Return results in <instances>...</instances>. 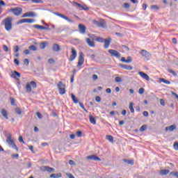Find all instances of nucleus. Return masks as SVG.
<instances>
[{"mask_svg": "<svg viewBox=\"0 0 178 178\" xmlns=\"http://www.w3.org/2000/svg\"><path fill=\"white\" fill-rule=\"evenodd\" d=\"M42 172H48L49 173H54L55 172V168H51L49 166H42L40 168Z\"/></svg>", "mask_w": 178, "mask_h": 178, "instance_id": "6", "label": "nucleus"}, {"mask_svg": "<svg viewBox=\"0 0 178 178\" xmlns=\"http://www.w3.org/2000/svg\"><path fill=\"white\" fill-rule=\"evenodd\" d=\"M79 106H81V108L82 109H84L86 111H87L86 110V107L84 106V104H83L82 102H79Z\"/></svg>", "mask_w": 178, "mask_h": 178, "instance_id": "59", "label": "nucleus"}, {"mask_svg": "<svg viewBox=\"0 0 178 178\" xmlns=\"http://www.w3.org/2000/svg\"><path fill=\"white\" fill-rule=\"evenodd\" d=\"M15 112L17 113V115H22V110L19 108H16Z\"/></svg>", "mask_w": 178, "mask_h": 178, "instance_id": "48", "label": "nucleus"}, {"mask_svg": "<svg viewBox=\"0 0 178 178\" xmlns=\"http://www.w3.org/2000/svg\"><path fill=\"white\" fill-rule=\"evenodd\" d=\"M74 56H77V51H76V49H74V48H72V54Z\"/></svg>", "mask_w": 178, "mask_h": 178, "instance_id": "44", "label": "nucleus"}, {"mask_svg": "<svg viewBox=\"0 0 178 178\" xmlns=\"http://www.w3.org/2000/svg\"><path fill=\"white\" fill-rule=\"evenodd\" d=\"M57 88H58L59 94H60V95L66 94V85L63 83V82L59 81L57 83Z\"/></svg>", "mask_w": 178, "mask_h": 178, "instance_id": "2", "label": "nucleus"}, {"mask_svg": "<svg viewBox=\"0 0 178 178\" xmlns=\"http://www.w3.org/2000/svg\"><path fill=\"white\" fill-rule=\"evenodd\" d=\"M108 54H110V55H111V56H115V58H119L122 56L120 53H119V51H118L115 49H109Z\"/></svg>", "mask_w": 178, "mask_h": 178, "instance_id": "8", "label": "nucleus"}, {"mask_svg": "<svg viewBox=\"0 0 178 178\" xmlns=\"http://www.w3.org/2000/svg\"><path fill=\"white\" fill-rule=\"evenodd\" d=\"M28 19L29 18L22 19L19 20V22H18V24H22V23H28Z\"/></svg>", "mask_w": 178, "mask_h": 178, "instance_id": "34", "label": "nucleus"}, {"mask_svg": "<svg viewBox=\"0 0 178 178\" xmlns=\"http://www.w3.org/2000/svg\"><path fill=\"white\" fill-rule=\"evenodd\" d=\"M37 14L34 12L26 13L22 15V17H36Z\"/></svg>", "mask_w": 178, "mask_h": 178, "instance_id": "11", "label": "nucleus"}, {"mask_svg": "<svg viewBox=\"0 0 178 178\" xmlns=\"http://www.w3.org/2000/svg\"><path fill=\"white\" fill-rule=\"evenodd\" d=\"M48 62H49V63L52 65V63H55V60H54V58H50V59H49Z\"/></svg>", "mask_w": 178, "mask_h": 178, "instance_id": "61", "label": "nucleus"}, {"mask_svg": "<svg viewBox=\"0 0 178 178\" xmlns=\"http://www.w3.org/2000/svg\"><path fill=\"white\" fill-rule=\"evenodd\" d=\"M51 178H60L62 177V174L59 173V174H51L50 175Z\"/></svg>", "mask_w": 178, "mask_h": 178, "instance_id": "28", "label": "nucleus"}, {"mask_svg": "<svg viewBox=\"0 0 178 178\" xmlns=\"http://www.w3.org/2000/svg\"><path fill=\"white\" fill-rule=\"evenodd\" d=\"M36 115L38 116V118L39 119H42V114L40 113V112H37V113H36Z\"/></svg>", "mask_w": 178, "mask_h": 178, "instance_id": "53", "label": "nucleus"}, {"mask_svg": "<svg viewBox=\"0 0 178 178\" xmlns=\"http://www.w3.org/2000/svg\"><path fill=\"white\" fill-rule=\"evenodd\" d=\"M30 86H31L33 88H37V83L34 81H31Z\"/></svg>", "mask_w": 178, "mask_h": 178, "instance_id": "37", "label": "nucleus"}, {"mask_svg": "<svg viewBox=\"0 0 178 178\" xmlns=\"http://www.w3.org/2000/svg\"><path fill=\"white\" fill-rule=\"evenodd\" d=\"M160 81H161L162 83H164V84H170V81L163 79V78H160L159 79Z\"/></svg>", "mask_w": 178, "mask_h": 178, "instance_id": "32", "label": "nucleus"}, {"mask_svg": "<svg viewBox=\"0 0 178 178\" xmlns=\"http://www.w3.org/2000/svg\"><path fill=\"white\" fill-rule=\"evenodd\" d=\"M168 130H169V131H173L174 130H176V125L172 124L170 127H166L165 131H168Z\"/></svg>", "mask_w": 178, "mask_h": 178, "instance_id": "21", "label": "nucleus"}, {"mask_svg": "<svg viewBox=\"0 0 178 178\" xmlns=\"http://www.w3.org/2000/svg\"><path fill=\"white\" fill-rule=\"evenodd\" d=\"M138 74L140 76V77H142V79H144L147 81H149V76H148V74L143 72H139Z\"/></svg>", "mask_w": 178, "mask_h": 178, "instance_id": "15", "label": "nucleus"}, {"mask_svg": "<svg viewBox=\"0 0 178 178\" xmlns=\"http://www.w3.org/2000/svg\"><path fill=\"white\" fill-rule=\"evenodd\" d=\"M35 19H28V23H34Z\"/></svg>", "mask_w": 178, "mask_h": 178, "instance_id": "64", "label": "nucleus"}, {"mask_svg": "<svg viewBox=\"0 0 178 178\" xmlns=\"http://www.w3.org/2000/svg\"><path fill=\"white\" fill-rule=\"evenodd\" d=\"M151 9H154V10H159V7L156 5H152Z\"/></svg>", "mask_w": 178, "mask_h": 178, "instance_id": "45", "label": "nucleus"}, {"mask_svg": "<svg viewBox=\"0 0 178 178\" xmlns=\"http://www.w3.org/2000/svg\"><path fill=\"white\" fill-rule=\"evenodd\" d=\"M29 63H30V61L29 60V59L25 58L24 60V65H26V66H29Z\"/></svg>", "mask_w": 178, "mask_h": 178, "instance_id": "49", "label": "nucleus"}, {"mask_svg": "<svg viewBox=\"0 0 178 178\" xmlns=\"http://www.w3.org/2000/svg\"><path fill=\"white\" fill-rule=\"evenodd\" d=\"M92 79H93L94 81L98 80V75H97V74H93V75H92Z\"/></svg>", "mask_w": 178, "mask_h": 178, "instance_id": "63", "label": "nucleus"}, {"mask_svg": "<svg viewBox=\"0 0 178 178\" xmlns=\"http://www.w3.org/2000/svg\"><path fill=\"white\" fill-rule=\"evenodd\" d=\"M21 74L20 73H19L17 71H14L13 74H12V77H13V79H17V77H20Z\"/></svg>", "mask_w": 178, "mask_h": 178, "instance_id": "26", "label": "nucleus"}, {"mask_svg": "<svg viewBox=\"0 0 178 178\" xmlns=\"http://www.w3.org/2000/svg\"><path fill=\"white\" fill-rule=\"evenodd\" d=\"M6 143L10 145V147L13 148V149H16L17 152L19 151V148L17 147L16 144H15V141H13V139L6 140Z\"/></svg>", "mask_w": 178, "mask_h": 178, "instance_id": "7", "label": "nucleus"}, {"mask_svg": "<svg viewBox=\"0 0 178 178\" xmlns=\"http://www.w3.org/2000/svg\"><path fill=\"white\" fill-rule=\"evenodd\" d=\"M4 136L6 137V140H12V134L8 132V131H4Z\"/></svg>", "mask_w": 178, "mask_h": 178, "instance_id": "24", "label": "nucleus"}, {"mask_svg": "<svg viewBox=\"0 0 178 178\" xmlns=\"http://www.w3.org/2000/svg\"><path fill=\"white\" fill-rule=\"evenodd\" d=\"M1 113L4 119H6V120L9 119L8 111H6V109L2 108L1 110Z\"/></svg>", "mask_w": 178, "mask_h": 178, "instance_id": "16", "label": "nucleus"}, {"mask_svg": "<svg viewBox=\"0 0 178 178\" xmlns=\"http://www.w3.org/2000/svg\"><path fill=\"white\" fill-rule=\"evenodd\" d=\"M1 24L4 25L6 31L12 30V17H8L1 22Z\"/></svg>", "mask_w": 178, "mask_h": 178, "instance_id": "1", "label": "nucleus"}, {"mask_svg": "<svg viewBox=\"0 0 178 178\" xmlns=\"http://www.w3.org/2000/svg\"><path fill=\"white\" fill-rule=\"evenodd\" d=\"M68 163L71 165V166H74V165H76V163L73 160H70Z\"/></svg>", "mask_w": 178, "mask_h": 178, "instance_id": "52", "label": "nucleus"}, {"mask_svg": "<svg viewBox=\"0 0 178 178\" xmlns=\"http://www.w3.org/2000/svg\"><path fill=\"white\" fill-rule=\"evenodd\" d=\"M19 143H23V144H26V143H25L24 140H23V136H19Z\"/></svg>", "mask_w": 178, "mask_h": 178, "instance_id": "57", "label": "nucleus"}, {"mask_svg": "<svg viewBox=\"0 0 178 178\" xmlns=\"http://www.w3.org/2000/svg\"><path fill=\"white\" fill-rule=\"evenodd\" d=\"M76 136H77V137H81V136H83V132H81V131H77Z\"/></svg>", "mask_w": 178, "mask_h": 178, "instance_id": "56", "label": "nucleus"}, {"mask_svg": "<svg viewBox=\"0 0 178 178\" xmlns=\"http://www.w3.org/2000/svg\"><path fill=\"white\" fill-rule=\"evenodd\" d=\"M95 101L96 102H101V97H99V96H97L95 97Z\"/></svg>", "mask_w": 178, "mask_h": 178, "instance_id": "62", "label": "nucleus"}, {"mask_svg": "<svg viewBox=\"0 0 178 178\" xmlns=\"http://www.w3.org/2000/svg\"><path fill=\"white\" fill-rule=\"evenodd\" d=\"M168 73H170L172 76H177V73L172 70H168Z\"/></svg>", "mask_w": 178, "mask_h": 178, "instance_id": "47", "label": "nucleus"}, {"mask_svg": "<svg viewBox=\"0 0 178 178\" xmlns=\"http://www.w3.org/2000/svg\"><path fill=\"white\" fill-rule=\"evenodd\" d=\"M94 24H95L96 26H97V27H102L104 28L105 27V24H106L105 23V21H101V22H98L97 20L93 22Z\"/></svg>", "mask_w": 178, "mask_h": 178, "instance_id": "13", "label": "nucleus"}, {"mask_svg": "<svg viewBox=\"0 0 178 178\" xmlns=\"http://www.w3.org/2000/svg\"><path fill=\"white\" fill-rule=\"evenodd\" d=\"M33 3H42V0H30Z\"/></svg>", "mask_w": 178, "mask_h": 178, "instance_id": "40", "label": "nucleus"}, {"mask_svg": "<svg viewBox=\"0 0 178 178\" xmlns=\"http://www.w3.org/2000/svg\"><path fill=\"white\" fill-rule=\"evenodd\" d=\"M55 15H56V16H58L59 17H61L62 19H64L65 20H67V22H69L70 23H73V20L59 13H55Z\"/></svg>", "mask_w": 178, "mask_h": 178, "instance_id": "12", "label": "nucleus"}, {"mask_svg": "<svg viewBox=\"0 0 178 178\" xmlns=\"http://www.w3.org/2000/svg\"><path fill=\"white\" fill-rule=\"evenodd\" d=\"M75 4L76 5V6H78L79 8H81V9H83V10H88V7H84V6H83L81 4H80L79 3H75Z\"/></svg>", "mask_w": 178, "mask_h": 178, "instance_id": "29", "label": "nucleus"}, {"mask_svg": "<svg viewBox=\"0 0 178 178\" xmlns=\"http://www.w3.org/2000/svg\"><path fill=\"white\" fill-rule=\"evenodd\" d=\"M121 48L124 49V51H126L127 52H129V51H130V49L129 48V47L126 45H121Z\"/></svg>", "mask_w": 178, "mask_h": 178, "instance_id": "39", "label": "nucleus"}, {"mask_svg": "<svg viewBox=\"0 0 178 178\" xmlns=\"http://www.w3.org/2000/svg\"><path fill=\"white\" fill-rule=\"evenodd\" d=\"M52 49L54 52H59L60 51V47L58 44H54Z\"/></svg>", "mask_w": 178, "mask_h": 178, "instance_id": "20", "label": "nucleus"}, {"mask_svg": "<svg viewBox=\"0 0 178 178\" xmlns=\"http://www.w3.org/2000/svg\"><path fill=\"white\" fill-rule=\"evenodd\" d=\"M124 8L125 9H129V8H130V4H129V3H124Z\"/></svg>", "mask_w": 178, "mask_h": 178, "instance_id": "55", "label": "nucleus"}, {"mask_svg": "<svg viewBox=\"0 0 178 178\" xmlns=\"http://www.w3.org/2000/svg\"><path fill=\"white\" fill-rule=\"evenodd\" d=\"M170 173V170H161L160 175L161 176H166L167 175H169Z\"/></svg>", "mask_w": 178, "mask_h": 178, "instance_id": "22", "label": "nucleus"}, {"mask_svg": "<svg viewBox=\"0 0 178 178\" xmlns=\"http://www.w3.org/2000/svg\"><path fill=\"white\" fill-rule=\"evenodd\" d=\"M144 91H145V89H144L143 88H140L138 90V93H139L140 95H143V94H144Z\"/></svg>", "mask_w": 178, "mask_h": 178, "instance_id": "46", "label": "nucleus"}, {"mask_svg": "<svg viewBox=\"0 0 178 178\" xmlns=\"http://www.w3.org/2000/svg\"><path fill=\"white\" fill-rule=\"evenodd\" d=\"M120 67L125 69V70H133V67L124 64H119Z\"/></svg>", "mask_w": 178, "mask_h": 178, "instance_id": "17", "label": "nucleus"}, {"mask_svg": "<svg viewBox=\"0 0 178 178\" xmlns=\"http://www.w3.org/2000/svg\"><path fill=\"white\" fill-rule=\"evenodd\" d=\"M131 62H133V59L131 58V57L128 56L126 60V63H131Z\"/></svg>", "mask_w": 178, "mask_h": 178, "instance_id": "43", "label": "nucleus"}, {"mask_svg": "<svg viewBox=\"0 0 178 178\" xmlns=\"http://www.w3.org/2000/svg\"><path fill=\"white\" fill-rule=\"evenodd\" d=\"M3 49H4L5 52H8L9 51V48L6 45H3Z\"/></svg>", "mask_w": 178, "mask_h": 178, "instance_id": "54", "label": "nucleus"}, {"mask_svg": "<svg viewBox=\"0 0 178 178\" xmlns=\"http://www.w3.org/2000/svg\"><path fill=\"white\" fill-rule=\"evenodd\" d=\"M115 83H122V78L116 76L115 78Z\"/></svg>", "mask_w": 178, "mask_h": 178, "instance_id": "41", "label": "nucleus"}, {"mask_svg": "<svg viewBox=\"0 0 178 178\" xmlns=\"http://www.w3.org/2000/svg\"><path fill=\"white\" fill-rule=\"evenodd\" d=\"M111 38H109L108 39H105L104 42V48L106 49L108 48H109V46L111 45Z\"/></svg>", "mask_w": 178, "mask_h": 178, "instance_id": "18", "label": "nucleus"}, {"mask_svg": "<svg viewBox=\"0 0 178 178\" xmlns=\"http://www.w3.org/2000/svg\"><path fill=\"white\" fill-rule=\"evenodd\" d=\"M123 161L127 165H134V161L133 160L124 159Z\"/></svg>", "mask_w": 178, "mask_h": 178, "instance_id": "27", "label": "nucleus"}, {"mask_svg": "<svg viewBox=\"0 0 178 178\" xmlns=\"http://www.w3.org/2000/svg\"><path fill=\"white\" fill-rule=\"evenodd\" d=\"M133 105L134 104L132 102L129 104V109L131 111V113H134V108L133 107Z\"/></svg>", "mask_w": 178, "mask_h": 178, "instance_id": "35", "label": "nucleus"}, {"mask_svg": "<svg viewBox=\"0 0 178 178\" xmlns=\"http://www.w3.org/2000/svg\"><path fill=\"white\" fill-rule=\"evenodd\" d=\"M26 92H29V93L31 92V85H30V83L26 84Z\"/></svg>", "mask_w": 178, "mask_h": 178, "instance_id": "30", "label": "nucleus"}, {"mask_svg": "<svg viewBox=\"0 0 178 178\" xmlns=\"http://www.w3.org/2000/svg\"><path fill=\"white\" fill-rule=\"evenodd\" d=\"M86 158L88 161H97L98 162H101V161H102L99 157H98V156L95 154L88 156Z\"/></svg>", "mask_w": 178, "mask_h": 178, "instance_id": "9", "label": "nucleus"}, {"mask_svg": "<svg viewBox=\"0 0 178 178\" xmlns=\"http://www.w3.org/2000/svg\"><path fill=\"white\" fill-rule=\"evenodd\" d=\"M160 104L162 105V106H165V100L163 99H161Z\"/></svg>", "mask_w": 178, "mask_h": 178, "instance_id": "60", "label": "nucleus"}, {"mask_svg": "<svg viewBox=\"0 0 178 178\" xmlns=\"http://www.w3.org/2000/svg\"><path fill=\"white\" fill-rule=\"evenodd\" d=\"M8 12H12L15 16H20L23 13V9L20 7H16L8 10Z\"/></svg>", "mask_w": 178, "mask_h": 178, "instance_id": "3", "label": "nucleus"}, {"mask_svg": "<svg viewBox=\"0 0 178 178\" xmlns=\"http://www.w3.org/2000/svg\"><path fill=\"white\" fill-rule=\"evenodd\" d=\"M173 147H174V149H175L176 151H178V142H175V143H174V145H173Z\"/></svg>", "mask_w": 178, "mask_h": 178, "instance_id": "50", "label": "nucleus"}, {"mask_svg": "<svg viewBox=\"0 0 178 178\" xmlns=\"http://www.w3.org/2000/svg\"><path fill=\"white\" fill-rule=\"evenodd\" d=\"M83 65H84V54H83V52H80L78 59V65H76V67H80L81 66H83Z\"/></svg>", "mask_w": 178, "mask_h": 178, "instance_id": "5", "label": "nucleus"}, {"mask_svg": "<svg viewBox=\"0 0 178 178\" xmlns=\"http://www.w3.org/2000/svg\"><path fill=\"white\" fill-rule=\"evenodd\" d=\"M47 45H48V42H43L40 44L39 47L40 49H45V48H47Z\"/></svg>", "mask_w": 178, "mask_h": 178, "instance_id": "25", "label": "nucleus"}, {"mask_svg": "<svg viewBox=\"0 0 178 178\" xmlns=\"http://www.w3.org/2000/svg\"><path fill=\"white\" fill-rule=\"evenodd\" d=\"M10 99L11 105L13 106H16V103H15V99L13 97H10Z\"/></svg>", "mask_w": 178, "mask_h": 178, "instance_id": "38", "label": "nucleus"}, {"mask_svg": "<svg viewBox=\"0 0 178 178\" xmlns=\"http://www.w3.org/2000/svg\"><path fill=\"white\" fill-rule=\"evenodd\" d=\"M66 176H67L69 178H76L72 173H67Z\"/></svg>", "mask_w": 178, "mask_h": 178, "instance_id": "58", "label": "nucleus"}, {"mask_svg": "<svg viewBox=\"0 0 178 178\" xmlns=\"http://www.w3.org/2000/svg\"><path fill=\"white\" fill-rule=\"evenodd\" d=\"M86 43L88 44V45H89V47H91L92 48H94V47H95V42L90 38H86Z\"/></svg>", "mask_w": 178, "mask_h": 178, "instance_id": "19", "label": "nucleus"}, {"mask_svg": "<svg viewBox=\"0 0 178 178\" xmlns=\"http://www.w3.org/2000/svg\"><path fill=\"white\" fill-rule=\"evenodd\" d=\"M96 41H97V42H104L105 41V38L97 37L96 38Z\"/></svg>", "mask_w": 178, "mask_h": 178, "instance_id": "33", "label": "nucleus"}, {"mask_svg": "<svg viewBox=\"0 0 178 178\" xmlns=\"http://www.w3.org/2000/svg\"><path fill=\"white\" fill-rule=\"evenodd\" d=\"M76 56H73L72 54H71L70 56V60L72 62V60H74V59H76Z\"/></svg>", "mask_w": 178, "mask_h": 178, "instance_id": "51", "label": "nucleus"}, {"mask_svg": "<svg viewBox=\"0 0 178 178\" xmlns=\"http://www.w3.org/2000/svg\"><path fill=\"white\" fill-rule=\"evenodd\" d=\"M147 129V125L144 124L140 128V131H145Z\"/></svg>", "mask_w": 178, "mask_h": 178, "instance_id": "42", "label": "nucleus"}, {"mask_svg": "<svg viewBox=\"0 0 178 178\" xmlns=\"http://www.w3.org/2000/svg\"><path fill=\"white\" fill-rule=\"evenodd\" d=\"M106 140H108V141H110V143H113V136H111V135H107L106 136Z\"/></svg>", "mask_w": 178, "mask_h": 178, "instance_id": "31", "label": "nucleus"}, {"mask_svg": "<svg viewBox=\"0 0 178 178\" xmlns=\"http://www.w3.org/2000/svg\"><path fill=\"white\" fill-rule=\"evenodd\" d=\"M89 120L92 124H97V120L92 115H89Z\"/></svg>", "mask_w": 178, "mask_h": 178, "instance_id": "23", "label": "nucleus"}, {"mask_svg": "<svg viewBox=\"0 0 178 178\" xmlns=\"http://www.w3.org/2000/svg\"><path fill=\"white\" fill-rule=\"evenodd\" d=\"M44 24H45V26H47V27L44 26H41V25H37V24L33 25V27L35 29H37L38 30H49V25H48L47 24H45V23H44Z\"/></svg>", "mask_w": 178, "mask_h": 178, "instance_id": "10", "label": "nucleus"}, {"mask_svg": "<svg viewBox=\"0 0 178 178\" xmlns=\"http://www.w3.org/2000/svg\"><path fill=\"white\" fill-rule=\"evenodd\" d=\"M139 54H140V55L145 58V60H149V59H151V54L147 51V50L142 49L140 51H139Z\"/></svg>", "mask_w": 178, "mask_h": 178, "instance_id": "4", "label": "nucleus"}, {"mask_svg": "<svg viewBox=\"0 0 178 178\" xmlns=\"http://www.w3.org/2000/svg\"><path fill=\"white\" fill-rule=\"evenodd\" d=\"M78 29H79V33L81 34H86V26H84V25H83L81 24H79L78 25Z\"/></svg>", "mask_w": 178, "mask_h": 178, "instance_id": "14", "label": "nucleus"}, {"mask_svg": "<svg viewBox=\"0 0 178 178\" xmlns=\"http://www.w3.org/2000/svg\"><path fill=\"white\" fill-rule=\"evenodd\" d=\"M29 49L31 51H37V47L35 45H31L29 47Z\"/></svg>", "mask_w": 178, "mask_h": 178, "instance_id": "36", "label": "nucleus"}]
</instances>
